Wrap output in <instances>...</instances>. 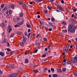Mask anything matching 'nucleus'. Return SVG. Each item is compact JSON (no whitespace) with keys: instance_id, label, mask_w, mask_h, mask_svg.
Listing matches in <instances>:
<instances>
[{"instance_id":"4c0bfd02","label":"nucleus","mask_w":77,"mask_h":77,"mask_svg":"<svg viewBox=\"0 0 77 77\" xmlns=\"http://www.w3.org/2000/svg\"><path fill=\"white\" fill-rule=\"evenodd\" d=\"M17 21H19V20H20V17H17Z\"/></svg>"},{"instance_id":"20e7f679","label":"nucleus","mask_w":77,"mask_h":77,"mask_svg":"<svg viewBox=\"0 0 77 77\" xmlns=\"http://www.w3.org/2000/svg\"><path fill=\"white\" fill-rule=\"evenodd\" d=\"M72 62L73 63H75L76 62H77V59L73 58L72 59Z\"/></svg>"},{"instance_id":"7c9ffc66","label":"nucleus","mask_w":77,"mask_h":77,"mask_svg":"<svg viewBox=\"0 0 77 77\" xmlns=\"http://www.w3.org/2000/svg\"><path fill=\"white\" fill-rule=\"evenodd\" d=\"M7 51H8V52L11 51V50L10 49H9V48H8L7 49Z\"/></svg>"},{"instance_id":"a878e982","label":"nucleus","mask_w":77,"mask_h":77,"mask_svg":"<svg viewBox=\"0 0 77 77\" xmlns=\"http://www.w3.org/2000/svg\"><path fill=\"white\" fill-rule=\"evenodd\" d=\"M66 68H63L62 69V71H63V72H65L66 71Z\"/></svg>"},{"instance_id":"2f4dec72","label":"nucleus","mask_w":77,"mask_h":77,"mask_svg":"<svg viewBox=\"0 0 77 77\" xmlns=\"http://www.w3.org/2000/svg\"><path fill=\"white\" fill-rule=\"evenodd\" d=\"M73 74L74 75H76L77 76V72H74L73 73Z\"/></svg>"},{"instance_id":"9b49d317","label":"nucleus","mask_w":77,"mask_h":77,"mask_svg":"<svg viewBox=\"0 0 77 77\" xmlns=\"http://www.w3.org/2000/svg\"><path fill=\"white\" fill-rule=\"evenodd\" d=\"M28 62H29V60H28V59H26L25 60V63H27Z\"/></svg>"},{"instance_id":"ddd939ff","label":"nucleus","mask_w":77,"mask_h":77,"mask_svg":"<svg viewBox=\"0 0 77 77\" xmlns=\"http://www.w3.org/2000/svg\"><path fill=\"white\" fill-rule=\"evenodd\" d=\"M51 70L52 72H54V69L53 68H51Z\"/></svg>"},{"instance_id":"79ce46f5","label":"nucleus","mask_w":77,"mask_h":77,"mask_svg":"<svg viewBox=\"0 0 77 77\" xmlns=\"http://www.w3.org/2000/svg\"><path fill=\"white\" fill-rule=\"evenodd\" d=\"M45 14H47L48 11L47 10H44V11Z\"/></svg>"},{"instance_id":"58836bf2","label":"nucleus","mask_w":77,"mask_h":77,"mask_svg":"<svg viewBox=\"0 0 77 77\" xmlns=\"http://www.w3.org/2000/svg\"><path fill=\"white\" fill-rule=\"evenodd\" d=\"M43 39L45 41L47 42V39L45 38H44Z\"/></svg>"},{"instance_id":"09e8293b","label":"nucleus","mask_w":77,"mask_h":77,"mask_svg":"<svg viewBox=\"0 0 77 77\" xmlns=\"http://www.w3.org/2000/svg\"><path fill=\"white\" fill-rule=\"evenodd\" d=\"M51 47V46L50 45H49L48 47V48L49 49V50H50V47Z\"/></svg>"},{"instance_id":"052dcab7","label":"nucleus","mask_w":77,"mask_h":77,"mask_svg":"<svg viewBox=\"0 0 77 77\" xmlns=\"http://www.w3.org/2000/svg\"><path fill=\"white\" fill-rule=\"evenodd\" d=\"M51 72V70H50V69H49L48 70V72H49V73H50V72Z\"/></svg>"},{"instance_id":"338daca9","label":"nucleus","mask_w":77,"mask_h":77,"mask_svg":"<svg viewBox=\"0 0 77 77\" xmlns=\"http://www.w3.org/2000/svg\"><path fill=\"white\" fill-rule=\"evenodd\" d=\"M52 30V29H51V28H49V31H51Z\"/></svg>"},{"instance_id":"5fc2aeb1","label":"nucleus","mask_w":77,"mask_h":77,"mask_svg":"<svg viewBox=\"0 0 77 77\" xmlns=\"http://www.w3.org/2000/svg\"><path fill=\"white\" fill-rule=\"evenodd\" d=\"M74 17L75 18H77V14L75 15Z\"/></svg>"},{"instance_id":"2eb2a0df","label":"nucleus","mask_w":77,"mask_h":77,"mask_svg":"<svg viewBox=\"0 0 77 77\" xmlns=\"http://www.w3.org/2000/svg\"><path fill=\"white\" fill-rule=\"evenodd\" d=\"M24 22V20H22V21L20 23H19L18 24H19V25L20 26V25H22V24H23V22Z\"/></svg>"},{"instance_id":"c03bdc74","label":"nucleus","mask_w":77,"mask_h":77,"mask_svg":"<svg viewBox=\"0 0 77 77\" xmlns=\"http://www.w3.org/2000/svg\"><path fill=\"white\" fill-rule=\"evenodd\" d=\"M14 35H15V34L14 33H13L11 35V37H13V36H14Z\"/></svg>"},{"instance_id":"774afa93","label":"nucleus","mask_w":77,"mask_h":77,"mask_svg":"<svg viewBox=\"0 0 77 77\" xmlns=\"http://www.w3.org/2000/svg\"><path fill=\"white\" fill-rule=\"evenodd\" d=\"M30 32V29H29L28 30V32Z\"/></svg>"},{"instance_id":"a19ab883","label":"nucleus","mask_w":77,"mask_h":77,"mask_svg":"<svg viewBox=\"0 0 77 77\" xmlns=\"http://www.w3.org/2000/svg\"><path fill=\"white\" fill-rule=\"evenodd\" d=\"M40 24L41 25V26H42V23H43V22L42 23L41 21H40L39 22Z\"/></svg>"},{"instance_id":"423d86ee","label":"nucleus","mask_w":77,"mask_h":77,"mask_svg":"<svg viewBox=\"0 0 77 77\" xmlns=\"http://www.w3.org/2000/svg\"><path fill=\"white\" fill-rule=\"evenodd\" d=\"M18 75V74L17 73H14L12 74V77H17Z\"/></svg>"},{"instance_id":"0e129e2a","label":"nucleus","mask_w":77,"mask_h":77,"mask_svg":"<svg viewBox=\"0 0 77 77\" xmlns=\"http://www.w3.org/2000/svg\"><path fill=\"white\" fill-rule=\"evenodd\" d=\"M75 58L76 59H77V55L75 56Z\"/></svg>"},{"instance_id":"6ab92c4d","label":"nucleus","mask_w":77,"mask_h":77,"mask_svg":"<svg viewBox=\"0 0 77 77\" xmlns=\"http://www.w3.org/2000/svg\"><path fill=\"white\" fill-rule=\"evenodd\" d=\"M26 40H27V38H23V42H26Z\"/></svg>"},{"instance_id":"1a4fd4ad","label":"nucleus","mask_w":77,"mask_h":77,"mask_svg":"<svg viewBox=\"0 0 77 77\" xmlns=\"http://www.w3.org/2000/svg\"><path fill=\"white\" fill-rule=\"evenodd\" d=\"M14 26L15 27H19V26H20V25L19 24V23H18L16 25H15Z\"/></svg>"},{"instance_id":"412c9836","label":"nucleus","mask_w":77,"mask_h":77,"mask_svg":"<svg viewBox=\"0 0 77 77\" xmlns=\"http://www.w3.org/2000/svg\"><path fill=\"white\" fill-rule=\"evenodd\" d=\"M39 71H38V70H34L33 72H34V73H37V72H38Z\"/></svg>"},{"instance_id":"37998d69","label":"nucleus","mask_w":77,"mask_h":77,"mask_svg":"<svg viewBox=\"0 0 77 77\" xmlns=\"http://www.w3.org/2000/svg\"><path fill=\"white\" fill-rule=\"evenodd\" d=\"M1 7L2 8H3L4 7V4H2L1 5Z\"/></svg>"},{"instance_id":"de8ad7c7","label":"nucleus","mask_w":77,"mask_h":77,"mask_svg":"<svg viewBox=\"0 0 77 77\" xmlns=\"http://www.w3.org/2000/svg\"><path fill=\"white\" fill-rule=\"evenodd\" d=\"M62 63V65H63L64 66H66V63Z\"/></svg>"},{"instance_id":"bb28decb","label":"nucleus","mask_w":77,"mask_h":77,"mask_svg":"<svg viewBox=\"0 0 77 77\" xmlns=\"http://www.w3.org/2000/svg\"><path fill=\"white\" fill-rule=\"evenodd\" d=\"M26 26L27 27H28V28H30V25L29 24H26Z\"/></svg>"},{"instance_id":"f03ea898","label":"nucleus","mask_w":77,"mask_h":77,"mask_svg":"<svg viewBox=\"0 0 77 77\" xmlns=\"http://www.w3.org/2000/svg\"><path fill=\"white\" fill-rule=\"evenodd\" d=\"M69 49V47L68 46H65L63 48V50L64 51H68Z\"/></svg>"},{"instance_id":"4468645a","label":"nucleus","mask_w":77,"mask_h":77,"mask_svg":"<svg viewBox=\"0 0 77 77\" xmlns=\"http://www.w3.org/2000/svg\"><path fill=\"white\" fill-rule=\"evenodd\" d=\"M66 63H68V64H71L72 62L71 61H67L66 62Z\"/></svg>"},{"instance_id":"9d476101","label":"nucleus","mask_w":77,"mask_h":77,"mask_svg":"<svg viewBox=\"0 0 77 77\" xmlns=\"http://www.w3.org/2000/svg\"><path fill=\"white\" fill-rule=\"evenodd\" d=\"M57 71L58 72H62V70L59 69H57Z\"/></svg>"},{"instance_id":"f704fd0d","label":"nucleus","mask_w":77,"mask_h":77,"mask_svg":"<svg viewBox=\"0 0 77 77\" xmlns=\"http://www.w3.org/2000/svg\"><path fill=\"white\" fill-rule=\"evenodd\" d=\"M48 70V68L47 67H46L44 68V71H47Z\"/></svg>"},{"instance_id":"49530a36","label":"nucleus","mask_w":77,"mask_h":77,"mask_svg":"<svg viewBox=\"0 0 77 77\" xmlns=\"http://www.w3.org/2000/svg\"><path fill=\"white\" fill-rule=\"evenodd\" d=\"M24 34H25V36H27V34L26 32H25Z\"/></svg>"},{"instance_id":"4be33fe9","label":"nucleus","mask_w":77,"mask_h":77,"mask_svg":"<svg viewBox=\"0 0 77 77\" xmlns=\"http://www.w3.org/2000/svg\"><path fill=\"white\" fill-rule=\"evenodd\" d=\"M23 2H18V4L19 5H22V4Z\"/></svg>"},{"instance_id":"13d9d810","label":"nucleus","mask_w":77,"mask_h":77,"mask_svg":"<svg viewBox=\"0 0 77 77\" xmlns=\"http://www.w3.org/2000/svg\"><path fill=\"white\" fill-rule=\"evenodd\" d=\"M7 45H8V46H10V45L9 44V43L8 42H7Z\"/></svg>"},{"instance_id":"e433bc0d","label":"nucleus","mask_w":77,"mask_h":77,"mask_svg":"<svg viewBox=\"0 0 77 77\" xmlns=\"http://www.w3.org/2000/svg\"><path fill=\"white\" fill-rule=\"evenodd\" d=\"M46 56V54H44L42 56V57H45Z\"/></svg>"},{"instance_id":"f8f14e48","label":"nucleus","mask_w":77,"mask_h":77,"mask_svg":"<svg viewBox=\"0 0 77 77\" xmlns=\"http://www.w3.org/2000/svg\"><path fill=\"white\" fill-rule=\"evenodd\" d=\"M49 26H52V27H54V25H53V24L51 23H49Z\"/></svg>"},{"instance_id":"c9c22d12","label":"nucleus","mask_w":77,"mask_h":77,"mask_svg":"<svg viewBox=\"0 0 77 77\" xmlns=\"http://www.w3.org/2000/svg\"><path fill=\"white\" fill-rule=\"evenodd\" d=\"M12 10H10L9 11V14H12Z\"/></svg>"},{"instance_id":"39448f33","label":"nucleus","mask_w":77,"mask_h":77,"mask_svg":"<svg viewBox=\"0 0 77 77\" xmlns=\"http://www.w3.org/2000/svg\"><path fill=\"white\" fill-rule=\"evenodd\" d=\"M57 9H59L60 10L62 11L63 8H62V7H61L59 5H57Z\"/></svg>"},{"instance_id":"4d7b16f0","label":"nucleus","mask_w":77,"mask_h":77,"mask_svg":"<svg viewBox=\"0 0 77 77\" xmlns=\"http://www.w3.org/2000/svg\"><path fill=\"white\" fill-rule=\"evenodd\" d=\"M68 42H69V43H71V41L70 40H69L68 41Z\"/></svg>"},{"instance_id":"603ef678","label":"nucleus","mask_w":77,"mask_h":77,"mask_svg":"<svg viewBox=\"0 0 77 77\" xmlns=\"http://www.w3.org/2000/svg\"><path fill=\"white\" fill-rule=\"evenodd\" d=\"M43 0H38L37 1V2H42Z\"/></svg>"},{"instance_id":"7ed1b4c3","label":"nucleus","mask_w":77,"mask_h":77,"mask_svg":"<svg viewBox=\"0 0 77 77\" xmlns=\"http://www.w3.org/2000/svg\"><path fill=\"white\" fill-rule=\"evenodd\" d=\"M12 28H11V26H9L7 28V30L8 31V33H10L11 32V31H12Z\"/></svg>"},{"instance_id":"3c124183","label":"nucleus","mask_w":77,"mask_h":77,"mask_svg":"<svg viewBox=\"0 0 77 77\" xmlns=\"http://www.w3.org/2000/svg\"><path fill=\"white\" fill-rule=\"evenodd\" d=\"M61 3H63V4L64 3V1H63V0H62L61 1Z\"/></svg>"},{"instance_id":"69168bd1","label":"nucleus","mask_w":77,"mask_h":77,"mask_svg":"<svg viewBox=\"0 0 77 77\" xmlns=\"http://www.w3.org/2000/svg\"><path fill=\"white\" fill-rule=\"evenodd\" d=\"M6 14H8V11L7 10V12H6Z\"/></svg>"},{"instance_id":"6e6552de","label":"nucleus","mask_w":77,"mask_h":77,"mask_svg":"<svg viewBox=\"0 0 77 77\" xmlns=\"http://www.w3.org/2000/svg\"><path fill=\"white\" fill-rule=\"evenodd\" d=\"M7 41L8 40H7V39H4L3 41H2V42L3 44V43H5V42L7 43Z\"/></svg>"},{"instance_id":"473e14b6","label":"nucleus","mask_w":77,"mask_h":77,"mask_svg":"<svg viewBox=\"0 0 77 77\" xmlns=\"http://www.w3.org/2000/svg\"><path fill=\"white\" fill-rule=\"evenodd\" d=\"M62 24H64V25H66V23L65 22H63L62 23Z\"/></svg>"},{"instance_id":"8fccbe9b","label":"nucleus","mask_w":77,"mask_h":77,"mask_svg":"<svg viewBox=\"0 0 77 77\" xmlns=\"http://www.w3.org/2000/svg\"><path fill=\"white\" fill-rule=\"evenodd\" d=\"M76 11H77V8L73 10V11L74 12H76Z\"/></svg>"},{"instance_id":"a18cd8bd","label":"nucleus","mask_w":77,"mask_h":77,"mask_svg":"<svg viewBox=\"0 0 77 77\" xmlns=\"http://www.w3.org/2000/svg\"><path fill=\"white\" fill-rule=\"evenodd\" d=\"M20 45H22L23 46V45H24V44H23V43L22 42H21L20 43Z\"/></svg>"},{"instance_id":"6e6d98bb","label":"nucleus","mask_w":77,"mask_h":77,"mask_svg":"<svg viewBox=\"0 0 77 77\" xmlns=\"http://www.w3.org/2000/svg\"><path fill=\"white\" fill-rule=\"evenodd\" d=\"M45 50L46 51H47L48 50V48H45Z\"/></svg>"},{"instance_id":"cd10ccee","label":"nucleus","mask_w":77,"mask_h":77,"mask_svg":"<svg viewBox=\"0 0 77 77\" xmlns=\"http://www.w3.org/2000/svg\"><path fill=\"white\" fill-rule=\"evenodd\" d=\"M51 20L52 21H55L54 18V17H52V18L51 19Z\"/></svg>"},{"instance_id":"680f3d73","label":"nucleus","mask_w":77,"mask_h":77,"mask_svg":"<svg viewBox=\"0 0 77 77\" xmlns=\"http://www.w3.org/2000/svg\"><path fill=\"white\" fill-rule=\"evenodd\" d=\"M40 16H39V15H38V16H37V18H40Z\"/></svg>"},{"instance_id":"72a5a7b5","label":"nucleus","mask_w":77,"mask_h":77,"mask_svg":"<svg viewBox=\"0 0 77 77\" xmlns=\"http://www.w3.org/2000/svg\"><path fill=\"white\" fill-rule=\"evenodd\" d=\"M24 15V14H23V13H21V14H20V17H23V16Z\"/></svg>"},{"instance_id":"ea45409f","label":"nucleus","mask_w":77,"mask_h":77,"mask_svg":"<svg viewBox=\"0 0 77 77\" xmlns=\"http://www.w3.org/2000/svg\"><path fill=\"white\" fill-rule=\"evenodd\" d=\"M36 45H37V46H38V45H40V43H36Z\"/></svg>"},{"instance_id":"f3484780","label":"nucleus","mask_w":77,"mask_h":77,"mask_svg":"<svg viewBox=\"0 0 77 77\" xmlns=\"http://www.w3.org/2000/svg\"><path fill=\"white\" fill-rule=\"evenodd\" d=\"M10 66L12 68H13L15 67V66L14 64H11L10 65Z\"/></svg>"},{"instance_id":"b1692460","label":"nucleus","mask_w":77,"mask_h":77,"mask_svg":"<svg viewBox=\"0 0 77 77\" xmlns=\"http://www.w3.org/2000/svg\"><path fill=\"white\" fill-rule=\"evenodd\" d=\"M57 75L56 74H54L53 75V77H57Z\"/></svg>"},{"instance_id":"e2e57ef3","label":"nucleus","mask_w":77,"mask_h":77,"mask_svg":"<svg viewBox=\"0 0 77 77\" xmlns=\"http://www.w3.org/2000/svg\"><path fill=\"white\" fill-rule=\"evenodd\" d=\"M2 27H4V26H5V24H4L3 23H2Z\"/></svg>"},{"instance_id":"f257e3e1","label":"nucleus","mask_w":77,"mask_h":77,"mask_svg":"<svg viewBox=\"0 0 77 77\" xmlns=\"http://www.w3.org/2000/svg\"><path fill=\"white\" fill-rule=\"evenodd\" d=\"M76 29V27L73 25V24H71L68 26V32H70L71 33H74Z\"/></svg>"},{"instance_id":"864d4df0","label":"nucleus","mask_w":77,"mask_h":77,"mask_svg":"<svg viewBox=\"0 0 77 77\" xmlns=\"http://www.w3.org/2000/svg\"><path fill=\"white\" fill-rule=\"evenodd\" d=\"M33 36L32 35V34H31V35L30 36V38H33Z\"/></svg>"},{"instance_id":"c756f323","label":"nucleus","mask_w":77,"mask_h":77,"mask_svg":"<svg viewBox=\"0 0 77 77\" xmlns=\"http://www.w3.org/2000/svg\"><path fill=\"white\" fill-rule=\"evenodd\" d=\"M10 6L12 9H14V8H15V7H14V5H12Z\"/></svg>"},{"instance_id":"c85d7f7f","label":"nucleus","mask_w":77,"mask_h":77,"mask_svg":"<svg viewBox=\"0 0 77 77\" xmlns=\"http://www.w3.org/2000/svg\"><path fill=\"white\" fill-rule=\"evenodd\" d=\"M31 34V33L28 34V36H27V37H28V38H29V37H30V36Z\"/></svg>"},{"instance_id":"aec40b11","label":"nucleus","mask_w":77,"mask_h":77,"mask_svg":"<svg viewBox=\"0 0 77 77\" xmlns=\"http://www.w3.org/2000/svg\"><path fill=\"white\" fill-rule=\"evenodd\" d=\"M22 5L23 6H24V7H26V4L24 3V2H22Z\"/></svg>"},{"instance_id":"a211bd4d","label":"nucleus","mask_w":77,"mask_h":77,"mask_svg":"<svg viewBox=\"0 0 77 77\" xmlns=\"http://www.w3.org/2000/svg\"><path fill=\"white\" fill-rule=\"evenodd\" d=\"M62 32H63V33H66L67 32V30L66 29L65 30H63L62 31Z\"/></svg>"},{"instance_id":"0eeeda50","label":"nucleus","mask_w":77,"mask_h":77,"mask_svg":"<svg viewBox=\"0 0 77 77\" xmlns=\"http://www.w3.org/2000/svg\"><path fill=\"white\" fill-rule=\"evenodd\" d=\"M0 55H1L2 57H3L5 56V53L2 52H0Z\"/></svg>"},{"instance_id":"5701e85b","label":"nucleus","mask_w":77,"mask_h":77,"mask_svg":"<svg viewBox=\"0 0 77 77\" xmlns=\"http://www.w3.org/2000/svg\"><path fill=\"white\" fill-rule=\"evenodd\" d=\"M37 52H38V50L37 49H36L33 51L34 53H37Z\"/></svg>"},{"instance_id":"bf43d9fd","label":"nucleus","mask_w":77,"mask_h":77,"mask_svg":"<svg viewBox=\"0 0 77 77\" xmlns=\"http://www.w3.org/2000/svg\"><path fill=\"white\" fill-rule=\"evenodd\" d=\"M66 59H64L63 62L64 63H65H65H66Z\"/></svg>"},{"instance_id":"dca6fc26","label":"nucleus","mask_w":77,"mask_h":77,"mask_svg":"<svg viewBox=\"0 0 77 77\" xmlns=\"http://www.w3.org/2000/svg\"><path fill=\"white\" fill-rule=\"evenodd\" d=\"M8 9V8H5L4 9L2 10V12H5L6 10Z\"/></svg>"},{"instance_id":"393cba45","label":"nucleus","mask_w":77,"mask_h":77,"mask_svg":"<svg viewBox=\"0 0 77 77\" xmlns=\"http://www.w3.org/2000/svg\"><path fill=\"white\" fill-rule=\"evenodd\" d=\"M47 8L49 10H51V7L50 6H48Z\"/></svg>"}]
</instances>
